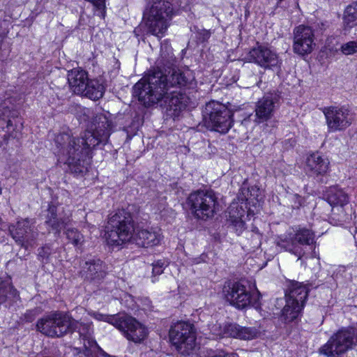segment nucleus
<instances>
[{"instance_id":"obj_1","label":"nucleus","mask_w":357,"mask_h":357,"mask_svg":"<svg viewBox=\"0 0 357 357\" xmlns=\"http://www.w3.org/2000/svg\"><path fill=\"white\" fill-rule=\"evenodd\" d=\"M161 48L160 58L156 61V68L151 70L133 86V95L145 107H149L164 100L167 109L172 115L178 116L188 106L190 98L174 89L192 84L194 76L187 69H174L175 56L170 48Z\"/></svg>"},{"instance_id":"obj_2","label":"nucleus","mask_w":357,"mask_h":357,"mask_svg":"<svg viewBox=\"0 0 357 357\" xmlns=\"http://www.w3.org/2000/svg\"><path fill=\"white\" fill-rule=\"evenodd\" d=\"M110 114L100 112L95 114L89 130H86L80 138L71 139L69 133L63 132L55 136L54 155H89L92 148L107 141L112 129Z\"/></svg>"},{"instance_id":"obj_3","label":"nucleus","mask_w":357,"mask_h":357,"mask_svg":"<svg viewBox=\"0 0 357 357\" xmlns=\"http://www.w3.org/2000/svg\"><path fill=\"white\" fill-rule=\"evenodd\" d=\"M173 16L170 2L160 0L153 3L144 14L146 28L149 33L161 38L165 36Z\"/></svg>"},{"instance_id":"obj_4","label":"nucleus","mask_w":357,"mask_h":357,"mask_svg":"<svg viewBox=\"0 0 357 357\" xmlns=\"http://www.w3.org/2000/svg\"><path fill=\"white\" fill-rule=\"evenodd\" d=\"M105 238L107 243L119 245L128 241L134 231L131 213L124 209L118 210L108 218Z\"/></svg>"},{"instance_id":"obj_5","label":"nucleus","mask_w":357,"mask_h":357,"mask_svg":"<svg viewBox=\"0 0 357 357\" xmlns=\"http://www.w3.org/2000/svg\"><path fill=\"white\" fill-rule=\"evenodd\" d=\"M315 234L313 231L300 228L294 234H290L280 238L277 245L298 257L303 261V258H307L310 250L315 248Z\"/></svg>"},{"instance_id":"obj_6","label":"nucleus","mask_w":357,"mask_h":357,"mask_svg":"<svg viewBox=\"0 0 357 357\" xmlns=\"http://www.w3.org/2000/svg\"><path fill=\"white\" fill-rule=\"evenodd\" d=\"M74 318L68 312L54 311L38 320L37 331L51 337H61L72 333L74 328Z\"/></svg>"},{"instance_id":"obj_7","label":"nucleus","mask_w":357,"mask_h":357,"mask_svg":"<svg viewBox=\"0 0 357 357\" xmlns=\"http://www.w3.org/2000/svg\"><path fill=\"white\" fill-rule=\"evenodd\" d=\"M222 293L227 302L236 309L243 310L252 306L256 310L261 308V294L256 289L254 291L248 290L240 282H228L225 284Z\"/></svg>"},{"instance_id":"obj_8","label":"nucleus","mask_w":357,"mask_h":357,"mask_svg":"<svg viewBox=\"0 0 357 357\" xmlns=\"http://www.w3.org/2000/svg\"><path fill=\"white\" fill-rule=\"evenodd\" d=\"M94 317L99 321L108 322L121 331L130 341L139 343L147 335V329L132 317L127 314L106 315L94 314Z\"/></svg>"},{"instance_id":"obj_9","label":"nucleus","mask_w":357,"mask_h":357,"mask_svg":"<svg viewBox=\"0 0 357 357\" xmlns=\"http://www.w3.org/2000/svg\"><path fill=\"white\" fill-rule=\"evenodd\" d=\"M357 344V327L343 328L334 333L319 351L327 357H338Z\"/></svg>"},{"instance_id":"obj_10","label":"nucleus","mask_w":357,"mask_h":357,"mask_svg":"<svg viewBox=\"0 0 357 357\" xmlns=\"http://www.w3.org/2000/svg\"><path fill=\"white\" fill-rule=\"evenodd\" d=\"M187 204L196 218L204 220L214 216L218 205L217 197L212 190H197L190 193Z\"/></svg>"},{"instance_id":"obj_11","label":"nucleus","mask_w":357,"mask_h":357,"mask_svg":"<svg viewBox=\"0 0 357 357\" xmlns=\"http://www.w3.org/2000/svg\"><path fill=\"white\" fill-rule=\"evenodd\" d=\"M169 335L172 345L182 355H189L195 346V332L189 323L180 321L172 326Z\"/></svg>"},{"instance_id":"obj_12","label":"nucleus","mask_w":357,"mask_h":357,"mask_svg":"<svg viewBox=\"0 0 357 357\" xmlns=\"http://www.w3.org/2000/svg\"><path fill=\"white\" fill-rule=\"evenodd\" d=\"M203 116L208 126L216 132L226 133L231 127L230 110L218 102H208L203 110Z\"/></svg>"},{"instance_id":"obj_13","label":"nucleus","mask_w":357,"mask_h":357,"mask_svg":"<svg viewBox=\"0 0 357 357\" xmlns=\"http://www.w3.org/2000/svg\"><path fill=\"white\" fill-rule=\"evenodd\" d=\"M8 231L15 241L21 247L28 249L33 246L38 236L35 221L29 218H20L8 227Z\"/></svg>"},{"instance_id":"obj_14","label":"nucleus","mask_w":357,"mask_h":357,"mask_svg":"<svg viewBox=\"0 0 357 357\" xmlns=\"http://www.w3.org/2000/svg\"><path fill=\"white\" fill-rule=\"evenodd\" d=\"M75 324L72 333L77 331L80 338L82 340L84 349L83 352L79 349H75L77 357H96L100 353L102 355L110 357L109 354L105 353L97 344L93 337V330L90 323L80 322L74 319Z\"/></svg>"},{"instance_id":"obj_15","label":"nucleus","mask_w":357,"mask_h":357,"mask_svg":"<svg viewBox=\"0 0 357 357\" xmlns=\"http://www.w3.org/2000/svg\"><path fill=\"white\" fill-rule=\"evenodd\" d=\"M22 127L16 110L0 107V146L10 138H17Z\"/></svg>"},{"instance_id":"obj_16","label":"nucleus","mask_w":357,"mask_h":357,"mask_svg":"<svg viewBox=\"0 0 357 357\" xmlns=\"http://www.w3.org/2000/svg\"><path fill=\"white\" fill-rule=\"evenodd\" d=\"M326 124L330 132L345 130L352 122L350 111L344 107L331 106L323 109Z\"/></svg>"},{"instance_id":"obj_17","label":"nucleus","mask_w":357,"mask_h":357,"mask_svg":"<svg viewBox=\"0 0 357 357\" xmlns=\"http://www.w3.org/2000/svg\"><path fill=\"white\" fill-rule=\"evenodd\" d=\"M246 59L265 69L280 68L282 63L278 54L274 50L258 43L256 47L250 50Z\"/></svg>"},{"instance_id":"obj_18","label":"nucleus","mask_w":357,"mask_h":357,"mask_svg":"<svg viewBox=\"0 0 357 357\" xmlns=\"http://www.w3.org/2000/svg\"><path fill=\"white\" fill-rule=\"evenodd\" d=\"M314 45V33L310 26L300 25L294 29L293 49L295 53L301 55L310 54Z\"/></svg>"},{"instance_id":"obj_19","label":"nucleus","mask_w":357,"mask_h":357,"mask_svg":"<svg viewBox=\"0 0 357 357\" xmlns=\"http://www.w3.org/2000/svg\"><path fill=\"white\" fill-rule=\"evenodd\" d=\"M280 100L279 95L268 93L259 99L255 105V119L257 123L265 122L270 119Z\"/></svg>"},{"instance_id":"obj_20","label":"nucleus","mask_w":357,"mask_h":357,"mask_svg":"<svg viewBox=\"0 0 357 357\" xmlns=\"http://www.w3.org/2000/svg\"><path fill=\"white\" fill-rule=\"evenodd\" d=\"M81 274L85 280L99 283L106 276V265L100 259H90L83 265Z\"/></svg>"},{"instance_id":"obj_21","label":"nucleus","mask_w":357,"mask_h":357,"mask_svg":"<svg viewBox=\"0 0 357 357\" xmlns=\"http://www.w3.org/2000/svg\"><path fill=\"white\" fill-rule=\"evenodd\" d=\"M72 219L70 216L58 218L56 206L51 204L47 210L45 215V224L51 227L56 234L59 235L62 228H66L70 224Z\"/></svg>"},{"instance_id":"obj_22","label":"nucleus","mask_w":357,"mask_h":357,"mask_svg":"<svg viewBox=\"0 0 357 357\" xmlns=\"http://www.w3.org/2000/svg\"><path fill=\"white\" fill-rule=\"evenodd\" d=\"M133 240L139 247L148 248L158 245L161 240L160 231L153 229H139L134 235Z\"/></svg>"},{"instance_id":"obj_23","label":"nucleus","mask_w":357,"mask_h":357,"mask_svg":"<svg viewBox=\"0 0 357 357\" xmlns=\"http://www.w3.org/2000/svg\"><path fill=\"white\" fill-rule=\"evenodd\" d=\"M87 73L80 68H74L68 74V81L71 90L76 94L84 92L89 82Z\"/></svg>"},{"instance_id":"obj_24","label":"nucleus","mask_w":357,"mask_h":357,"mask_svg":"<svg viewBox=\"0 0 357 357\" xmlns=\"http://www.w3.org/2000/svg\"><path fill=\"white\" fill-rule=\"evenodd\" d=\"M308 292L309 288L306 285L296 281L291 282L285 294L286 301L301 303L304 306Z\"/></svg>"},{"instance_id":"obj_25","label":"nucleus","mask_w":357,"mask_h":357,"mask_svg":"<svg viewBox=\"0 0 357 357\" xmlns=\"http://www.w3.org/2000/svg\"><path fill=\"white\" fill-rule=\"evenodd\" d=\"M224 333L229 336L241 340H252L257 337L258 331L255 328L243 327L236 324H229L225 326Z\"/></svg>"},{"instance_id":"obj_26","label":"nucleus","mask_w":357,"mask_h":357,"mask_svg":"<svg viewBox=\"0 0 357 357\" xmlns=\"http://www.w3.org/2000/svg\"><path fill=\"white\" fill-rule=\"evenodd\" d=\"M328 158H307L305 170L310 176L324 175L329 169Z\"/></svg>"},{"instance_id":"obj_27","label":"nucleus","mask_w":357,"mask_h":357,"mask_svg":"<svg viewBox=\"0 0 357 357\" xmlns=\"http://www.w3.org/2000/svg\"><path fill=\"white\" fill-rule=\"evenodd\" d=\"M324 199L332 207L347 205L349 202L348 195L337 186H331L324 192Z\"/></svg>"},{"instance_id":"obj_28","label":"nucleus","mask_w":357,"mask_h":357,"mask_svg":"<svg viewBox=\"0 0 357 357\" xmlns=\"http://www.w3.org/2000/svg\"><path fill=\"white\" fill-rule=\"evenodd\" d=\"M19 297V294L12 285L10 278L3 280L0 278V305L8 300L15 301Z\"/></svg>"},{"instance_id":"obj_29","label":"nucleus","mask_w":357,"mask_h":357,"mask_svg":"<svg viewBox=\"0 0 357 357\" xmlns=\"http://www.w3.org/2000/svg\"><path fill=\"white\" fill-rule=\"evenodd\" d=\"M303 307V305L301 303L298 304L291 301H286V305L282 311V320L287 323L293 321L299 316Z\"/></svg>"},{"instance_id":"obj_30","label":"nucleus","mask_w":357,"mask_h":357,"mask_svg":"<svg viewBox=\"0 0 357 357\" xmlns=\"http://www.w3.org/2000/svg\"><path fill=\"white\" fill-rule=\"evenodd\" d=\"M346 205H340L332 207L331 220L335 225H342L351 220V208H344Z\"/></svg>"},{"instance_id":"obj_31","label":"nucleus","mask_w":357,"mask_h":357,"mask_svg":"<svg viewBox=\"0 0 357 357\" xmlns=\"http://www.w3.org/2000/svg\"><path fill=\"white\" fill-rule=\"evenodd\" d=\"M66 163L70 172L75 175H83L88 171L89 161L86 158H68Z\"/></svg>"},{"instance_id":"obj_32","label":"nucleus","mask_w":357,"mask_h":357,"mask_svg":"<svg viewBox=\"0 0 357 357\" xmlns=\"http://www.w3.org/2000/svg\"><path fill=\"white\" fill-rule=\"evenodd\" d=\"M84 92L79 95L86 96L91 100H98L104 94V86L96 80H89L86 84Z\"/></svg>"},{"instance_id":"obj_33","label":"nucleus","mask_w":357,"mask_h":357,"mask_svg":"<svg viewBox=\"0 0 357 357\" xmlns=\"http://www.w3.org/2000/svg\"><path fill=\"white\" fill-rule=\"evenodd\" d=\"M343 20L345 28L351 29L357 25V4L354 3L347 7Z\"/></svg>"},{"instance_id":"obj_34","label":"nucleus","mask_w":357,"mask_h":357,"mask_svg":"<svg viewBox=\"0 0 357 357\" xmlns=\"http://www.w3.org/2000/svg\"><path fill=\"white\" fill-rule=\"evenodd\" d=\"M65 234L69 241L75 246L82 245L84 241V236L77 229L68 228L65 231Z\"/></svg>"},{"instance_id":"obj_35","label":"nucleus","mask_w":357,"mask_h":357,"mask_svg":"<svg viewBox=\"0 0 357 357\" xmlns=\"http://www.w3.org/2000/svg\"><path fill=\"white\" fill-rule=\"evenodd\" d=\"M238 217H236L235 215H231V212H230V218L231 219L232 225L234 229L238 235H240L243 231L245 229V222L242 220L241 218L243 216L244 211L241 207L240 211L238 212Z\"/></svg>"},{"instance_id":"obj_36","label":"nucleus","mask_w":357,"mask_h":357,"mask_svg":"<svg viewBox=\"0 0 357 357\" xmlns=\"http://www.w3.org/2000/svg\"><path fill=\"white\" fill-rule=\"evenodd\" d=\"M52 248L50 244H45L44 246L38 248V257L42 262L47 264L50 261V257L52 253Z\"/></svg>"},{"instance_id":"obj_37","label":"nucleus","mask_w":357,"mask_h":357,"mask_svg":"<svg viewBox=\"0 0 357 357\" xmlns=\"http://www.w3.org/2000/svg\"><path fill=\"white\" fill-rule=\"evenodd\" d=\"M340 50L342 54L345 56L353 55L357 52V41L351 40L343 43Z\"/></svg>"},{"instance_id":"obj_38","label":"nucleus","mask_w":357,"mask_h":357,"mask_svg":"<svg viewBox=\"0 0 357 357\" xmlns=\"http://www.w3.org/2000/svg\"><path fill=\"white\" fill-rule=\"evenodd\" d=\"M296 144V140L294 139L290 138L285 140L283 142V147L286 150H289L291 148H293Z\"/></svg>"},{"instance_id":"obj_39","label":"nucleus","mask_w":357,"mask_h":357,"mask_svg":"<svg viewBox=\"0 0 357 357\" xmlns=\"http://www.w3.org/2000/svg\"><path fill=\"white\" fill-rule=\"evenodd\" d=\"M163 272L162 265H153V274L160 275Z\"/></svg>"},{"instance_id":"obj_40","label":"nucleus","mask_w":357,"mask_h":357,"mask_svg":"<svg viewBox=\"0 0 357 357\" xmlns=\"http://www.w3.org/2000/svg\"><path fill=\"white\" fill-rule=\"evenodd\" d=\"M329 26V22L328 21H320L319 22H317V27L320 29V30H326L327 28H328Z\"/></svg>"},{"instance_id":"obj_41","label":"nucleus","mask_w":357,"mask_h":357,"mask_svg":"<svg viewBox=\"0 0 357 357\" xmlns=\"http://www.w3.org/2000/svg\"><path fill=\"white\" fill-rule=\"evenodd\" d=\"M25 319L27 321H32L34 318L35 314L33 311H29L25 314Z\"/></svg>"},{"instance_id":"obj_42","label":"nucleus","mask_w":357,"mask_h":357,"mask_svg":"<svg viewBox=\"0 0 357 357\" xmlns=\"http://www.w3.org/2000/svg\"><path fill=\"white\" fill-rule=\"evenodd\" d=\"M250 116L251 115H249L247 118L244 119L243 121H242V124L244 125L245 126H247L248 125V123H250Z\"/></svg>"},{"instance_id":"obj_43","label":"nucleus","mask_w":357,"mask_h":357,"mask_svg":"<svg viewBox=\"0 0 357 357\" xmlns=\"http://www.w3.org/2000/svg\"><path fill=\"white\" fill-rule=\"evenodd\" d=\"M213 357H235L234 354H225V355H218V356H213Z\"/></svg>"},{"instance_id":"obj_44","label":"nucleus","mask_w":357,"mask_h":357,"mask_svg":"<svg viewBox=\"0 0 357 357\" xmlns=\"http://www.w3.org/2000/svg\"><path fill=\"white\" fill-rule=\"evenodd\" d=\"M209 36H210V33L208 31H205L204 35V38H208L209 37Z\"/></svg>"},{"instance_id":"obj_45","label":"nucleus","mask_w":357,"mask_h":357,"mask_svg":"<svg viewBox=\"0 0 357 357\" xmlns=\"http://www.w3.org/2000/svg\"><path fill=\"white\" fill-rule=\"evenodd\" d=\"M154 265H158V266H161V265H162V266H163V265H164V264H163V263H162V262H159V261H158V262H157L156 264H155Z\"/></svg>"},{"instance_id":"obj_46","label":"nucleus","mask_w":357,"mask_h":357,"mask_svg":"<svg viewBox=\"0 0 357 357\" xmlns=\"http://www.w3.org/2000/svg\"><path fill=\"white\" fill-rule=\"evenodd\" d=\"M231 208H233V206H231ZM233 211V208H231V211H229V213H230V212H231V215H234V214L233 213V211Z\"/></svg>"},{"instance_id":"obj_47","label":"nucleus","mask_w":357,"mask_h":357,"mask_svg":"<svg viewBox=\"0 0 357 357\" xmlns=\"http://www.w3.org/2000/svg\"><path fill=\"white\" fill-rule=\"evenodd\" d=\"M3 105H6V102H3ZM6 107L5 105L0 106V107Z\"/></svg>"},{"instance_id":"obj_48","label":"nucleus","mask_w":357,"mask_h":357,"mask_svg":"<svg viewBox=\"0 0 357 357\" xmlns=\"http://www.w3.org/2000/svg\"><path fill=\"white\" fill-rule=\"evenodd\" d=\"M77 310H79V309L77 308ZM79 310H84L83 308H79Z\"/></svg>"},{"instance_id":"obj_49","label":"nucleus","mask_w":357,"mask_h":357,"mask_svg":"<svg viewBox=\"0 0 357 357\" xmlns=\"http://www.w3.org/2000/svg\"><path fill=\"white\" fill-rule=\"evenodd\" d=\"M283 0H279V2H282Z\"/></svg>"},{"instance_id":"obj_50","label":"nucleus","mask_w":357,"mask_h":357,"mask_svg":"<svg viewBox=\"0 0 357 357\" xmlns=\"http://www.w3.org/2000/svg\"><path fill=\"white\" fill-rule=\"evenodd\" d=\"M1 222V218H0V222Z\"/></svg>"},{"instance_id":"obj_51","label":"nucleus","mask_w":357,"mask_h":357,"mask_svg":"<svg viewBox=\"0 0 357 357\" xmlns=\"http://www.w3.org/2000/svg\"><path fill=\"white\" fill-rule=\"evenodd\" d=\"M355 3H356V4H357V1H356V2H355Z\"/></svg>"}]
</instances>
